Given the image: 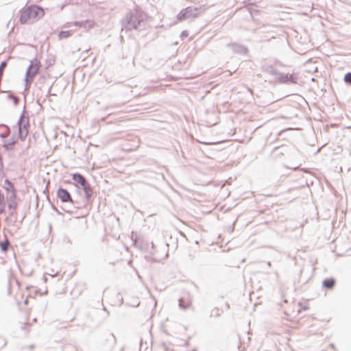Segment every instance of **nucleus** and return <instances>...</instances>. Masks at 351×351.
Masks as SVG:
<instances>
[{
  "label": "nucleus",
  "mask_w": 351,
  "mask_h": 351,
  "mask_svg": "<svg viewBox=\"0 0 351 351\" xmlns=\"http://www.w3.org/2000/svg\"><path fill=\"white\" fill-rule=\"evenodd\" d=\"M3 69H2L1 68H0V77H3Z\"/></svg>",
  "instance_id": "13"
},
{
  "label": "nucleus",
  "mask_w": 351,
  "mask_h": 351,
  "mask_svg": "<svg viewBox=\"0 0 351 351\" xmlns=\"http://www.w3.org/2000/svg\"><path fill=\"white\" fill-rule=\"evenodd\" d=\"M16 194L15 191L12 189L10 191V195L8 197L7 202H8V206L10 210L12 211H14L16 210L18 206V203L16 201Z\"/></svg>",
  "instance_id": "3"
},
{
  "label": "nucleus",
  "mask_w": 351,
  "mask_h": 351,
  "mask_svg": "<svg viewBox=\"0 0 351 351\" xmlns=\"http://www.w3.org/2000/svg\"><path fill=\"white\" fill-rule=\"evenodd\" d=\"M6 65H7V62L5 61L4 62H2L1 64H0V68H1L2 69H5V68L6 67Z\"/></svg>",
  "instance_id": "12"
},
{
  "label": "nucleus",
  "mask_w": 351,
  "mask_h": 351,
  "mask_svg": "<svg viewBox=\"0 0 351 351\" xmlns=\"http://www.w3.org/2000/svg\"><path fill=\"white\" fill-rule=\"evenodd\" d=\"M41 66L40 62L34 59L31 61L30 64L27 70L26 77L28 80L32 81L34 77L38 73L40 68Z\"/></svg>",
  "instance_id": "2"
},
{
  "label": "nucleus",
  "mask_w": 351,
  "mask_h": 351,
  "mask_svg": "<svg viewBox=\"0 0 351 351\" xmlns=\"http://www.w3.org/2000/svg\"><path fill=\"white\" fill-rule=\"evenodd\" d=\"M58 197L63 202H71V197L69 193L64 189H60L58 191Z\"/></svg>",
  "instance_id": "5"
},
{
  "label": "nucleus",
  "mask_w": 351,
  "mask_h": 351,
  "mask_svg": "<svg viewBox=\"0 0 351 351\" xmlns=\"http://www.w3.org/2000/svg\"><path fill=\"white\" fill-rule=\"evenodd\" d=\"M5 182L8 183L12 188H13V186L12 185L11 182L8 180H6Z\"/></svg>",
  "instance_id": "14"
},
{
  "label": "nucleus",
  "mask_w": 351,
  "mask_h": 351,
  "mask_svg": "<svg viewBox=\"0 0 351 351\" xmlns=\"http://www.w3.org/2000/svg\"><path fill=\"white\" fill-rule=\"evenodd\" d=\"M0 128H1V129H4V130H6V129H7V128H6V127H5V126H1V127H0Z\"/></svg>",
  "instance_id": "16"
},
{
  "label": "nucleus",
  "mask_w": 351,
  "mask_h": 351,
  "mask_svg": "<svg viewBox=\"0 0 351 351\" xmlns=\"http://www.w3.org/2000/svg\"><path fill=\"white\" fill-rule=\"evenodd\" d=\"M336 280L334 278H327L323 281V286L326 289H332L334 287Z\"/></svg>",
  "instance_id": "7"
},
{
  "label": "nucleus",
  "mask_w": 351,
  "mask_h": 351,
  "mask_svg": "<svg viewBox=\"0 0 351 351\" xmlns=\"http://www.w3.org/2000/svg\"><path fill=\"white\" fill-rule=\"evenodd\" d=\"M19 136L22 140H24L28 135V123L25 121L24 117H21L19 122Z\"/></svg>",
  "instance_id": "4"
},
{
  "label": "nucleus",
  "mask_w": 351,
  "mask_h": 351,
  "mask_svg": "<svg viewBox=\"0 0 351 351\" xmlns=\"http://www.w3.org/2000/svg\"><path fill=\"white\" fill-rule=\"evenodd\" d=\"M345 81L347 83L351 84V73H348L345 75Z\"/></svg>",
  "instance_id": "11"
},
{
  "label": "nucleus",
  "mask_w": 351,
  "mask_h": 351,
  "mask_svg": "<svg viewBox=\"0 0 351 351\" xmlns=\"http://www.w3.org/2000/svg\"><path fill=\"white\" fill-rule=\"evenodd\" d=\"M180 305L181 306H182V300H180Z\"/></svg>",
  "instance_id": "15"
},
{
  "label": "nucleus",
  "mask_w": 351,
  "mask_h": 351,
  "mask_svg": "<svg viewBox=\"0 0 351 351\" xmlns=\"http://www.w3.org/2000/svg\"><path fill=\"white\" fill-rule=\"evenodd\" d=\"M45 15V10L36 5H31L23 8L20 12L19 21L22 25L32 24Z\"/></svg>",
  "instance_id": "1"
},
{
  "label": "nucleus",
  "mask_w": 351,
  "mask_h": 351,
  "mask_svg": "<svg viewBox=\"0 0 351 351\" xmlns=\"http://www.w3.org/2000/svg\"><path fill=\"white\" fill-rule=\"evenodd\" d=\"M71 35V31H69V30L61 31L58 34V37L60 39H64V38L69 37Z\"/></svg>",
  "instance_id": "10"
},
{
  "label": "nucleus",
  "mask_w": 351,
  "mask_h": 351,
  "mask_svg": "<svg viewBox=\"0 0 351 351\" xmlns=\"http://www.w3.org/2000/svg\"><path fill=\"white\" fill-rule=\"evenodd\" d=\"M73 180L79 184L81 186L86 185L87 182L85 178L80 173H74L72 175Z\"/></svg>",
  "instance_id": "6"
},
{
  "label": "nucleus",
  "mask_w": 351,
  "mask_h": 351,
  "mask_svg": "<svg viewBox=\"0 0 351 351\" xmlns=\"http://www.w3.org/2000/svg\"><path fill=\"white\" fill-rule=\"evenodd\" d=\"M86 195L87 197H90L92 195V189L88 182L86 183V185L82 186Z\"/></svg>",
  "instance_id": "8"
},
{
  "label": "nucleus",
  "mask_w": 351,
  "mask_h": 351,
  "mask_svg": "<svg viewBox=\"0 0 351 351\" xmlns=\"http://www.w3.org/2000/svg\"><path fill=\"white\" fill-rule=\"evenodd\" d=\"M9 245H10V242L8 239H5V241L0 242V248L4 252H7Z\"/></svg>",
  "instance_id": "9"
}]
</instances>
